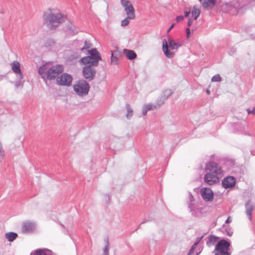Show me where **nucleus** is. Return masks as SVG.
Returning a JSON list of instances; mask_svg holds the SVG:
<instances>
[{
    "instance_id": "c85d7f7f",
    "label": "nucleus",
    "mask_w": 255,
    "mask_h": 255,
    "mask_svg": "<svg viewBox=\"0 0 255 255\" xmlns=\"http://www.w3.org/2000/svg\"><path fill=\"white\" fill-rule=\"evenodd\" d=\"M4 156V151L3 149L0 150V161L3 159Z\"/></svg>"
},
{
    "instance_id": "4c0bfd02",
    "label": "nucleus",
    "mask_w": 255,
    "mask_h": 255,
    "mask_svg": "<svg viewBox=\"0 0 255 255\" xmlns=\"http://www.w3.org/2000/svg\"><path fill=\"white\" fill-rule=\"evenodd\" d=\"M206 92H207V94H208V95H209V94H210V91H209V90H207V91H206Z\"/></svg>"
},
{
    "instance_id": "4468645a",
    "label": "nucleus",
    "mask_w": 255,
    "mask_h": 255,
    "mask_svg": "<svg viewBox=\"0 0 255 255\" xmlns=\"http://www.w3.org/2000/svg\"><path fill=\"white\" fill-rule=\"evenodd\" d=\"M35 229L34 224L30 222H25L22 226V232L23 233H31Z\"/></svg>"
},
{
    "instance_id": "9b49d317",
    "label": "nucleus",
    "mask_w": 255,
    "mask_h": 255,
    "mask_svg": "<svg viewBox=\"0 0 255 255\" xmlns=\"http://www.w3.org/2000/svg\"><path fill=\"white\" fill-rule=\"evenodd\" d=\"M221 177L209 172L204 176V179L205 182L208 184L213 185L214 184L218 182L219 181V178Z\"/></svg>"
},
{
    "instance_id": "f704fd0d",
    "label": "nucleus",
    "mask_w": 255,
    "mask_h": 255,
    "mask_svg": "<svg viewBox=\"0 0 255 255\" xmlns=\"http://www.w3.org/2000/svg\"><path fill=\"white\" fill-rule=\"evenodd\" d=\"M192 24V21L191 19H189L188 21V26H190Z\"/></svg>"
},
{
    "instance_id": "5701e85b",
    "label": "nucleus",
    "mask_w": 255,
    "mask_h": 255,
    "mask_svg": "<svg viewBox=\"0 0 255 255\" xmlns=\"http://www.w3.org/2000/svg\"><path fill=\"white\" fill-rule=\"evenodd\" d=\"M117 52H112L111 54V64L112 65H117L119 64V60L117 56H115V53Z\"/></svg>"
},
{
    "instance_id": "a211bd4d",
    "label": "nucleus",
    "mask_w": 255,
    "mask_h": 255,
    "mask_svg": "<svg viewBox=\"0 0 255 255\" xmlns=\"http://www.w3.org/2000/svg\"><path fill=\"white\" fill-rule=\"evenodd\" d=\"M163 102H162L160 104H158L157 106H153L151 104H147L144 105L142 108V114L143 116L146 115L147 112L148 111L152 110L158 107L160 104H162Z\"/></svg>"
},
{
    "instance_id": "c756f323",
    "label": "nucleus",
    "mask_w": 255,
    "mask_h": 255,
    "mask_svg": "<svg viewBox=\"0 0 255 255\" xmlns=\"http://www.w3.org/2000/svg\"><path fill=\"white\" fill-rule=\"evenodd\" d=\"M247 112L248 114L255 115V107L252 110L248 109Z\"/></svg>"
},
{
    "instance_id": "0eeeda50",
    "label": "nucleus",
    "mask_w": 255,
    "mask_h": 255,
    "mask_svg": "<svg viewBox=\"0 0 255 255\" xmlns=\"http://www.w3.org/2000/svg\"><path fill=\"white\" fill-rule=\"evenodd\" d=\"M85 65L82 70L83 77L88 80H93L96 74V70L92 67L93 65L91 64Z\"/></svg>"
},
{
    "instance_id": "ddd939ff",
    "label": "nucleus",
    "mask_w": 255,
    "mask_h": 255,
    "mask_svg": "<svg viewBox=\"0 0 255 255\" xmlns=\"http://www.w3.org/2000/svg\"><path fill=\"white\" fill-rule=\"evenodd\" d=\"M236 180L233 176H228L223 179L222 184L224 188H229L234 186L236 184Z\"/></svg>"
},
{
    "instance_id": "39448f33",
    "label": "nucleus",
    "mask_w": 255,
    "mask_h": 255,
    "mask_svg": "<svg viewBox=\"0 0 255 255\" xmlns=\"http://www.w3.org/2000/svg\"><path fill=\"white\" fill-rule=\"evenodd\" d=\"M75 93L79 96H84L88 93L90 86L84 80H80L73 86Z\"/></svg>"
},
{
    "instance_id": "dca6fc26",
    "label": "nucleus",
    "mask_w": 255,
    "mask_h": 255,
    "mask_svg": "<svg viewBox=\"0 0 255 255\" xmlns=\"http://www.w3.org/2000/svg\"><path fill=\"white\" fill-rule=\"evenodd\" d=\"M246 214L249 216L250 221L252 219V211L254 209V206L252 204L250 201H248L246 203Z\"/></svg>"
},
{
    "instance_id": "1a4fd4ad",
    "label": "nucleus",
    "mask_w": 255,
    "mask_h": 255,
    "mask_svg": "<svg viewBox=\"0 0 255 255\" xmlns=\"http://www.w3.org/2000/svg\"><path fill=\"white\" fill-rule=\"evenodd\" d=\"M121 3L124 7L128 17L131 19H134L135 17L134 9L130 1L128 0H121Z\"/></svg>"
},
{
    "instance_id": "412c9836",
    "label": "nucleus",
    "mask_w": 255,
    "mask_h": 255,
    "mask_svg": "<svg viewBox=\"0 0 255 255\" xmlns=\"http://www.w3.org/2000/svg\"><path fill=\"white\" fill-rule=\"evenodd\" d=\"M200 13V9L197 7V6L195 5L193 6V9L192 10V15L194 17V19L196 20L197 17L199 16Z\"/></svg>"
},
{
    "instance_id": "f3484780",
    "label": "nucleus",
    "mask_w": 255,
    "mask_h": 255,
    "mask_svg": "<svg viewBox=\"0 0 255 255\" xmlns=\"http://www.w3.org/2000/svg\"><path fill=\"white\" fill-rule=\"evenodd\" d=\"M123 53L129 60H133L136 57V54L133 50L124 49Z\"/></svg>"
},
{
    "instance_id": "f257e3e1",
    "label": "nucleus",
    "mask_w": 255,
    "mask_h": 255,
    "mask_svg": "<svg viewBox=\"0 0 255 255\" xmlns=\"http://www.w3.org/2000/svg\"><path fill=\"white\" fill-rule=\"evenodd\" d=\"M65 17L61 13L54 12L51 9H49L44 13V20L47 26L53 29L55 28L59 24L63 22Z\"/></svg>"
},
{
    "instance_id": "a878e982",
    "label": "nucleus",
    "mask_w": 255,
    "mask_h": 255,
    "mask_svg": "<svg viewBox=\"0 0 255 255\" xmlns=\"http://www.w3.org/2000/svg\"><path fill=\"white\" fill-rule=\"evenodd\" d=\"M221 77H220V75L217 74L215 76H214L212 78V82H220L221 81Z\"/></svg>"
},
{
    "instance_id": "9d476101",
    "label": "nucleus",
    "mask_w": 255,
    "mask_h": 255,
    "mask_svg": "<svg viewBox=\"0 0 255 255\" xmlns=\"http://www.w3.org/2000/svg\"><path fill=\"white\" fill-rule=\"evenodd\" d=\"M72 81L71 76L66 73L58 77L56 80L57 83L58 85L63 86H70L71 84Z\"/></svg>"
},
{
    "instance_id": "ea45409f",
    "label": "nucleus",
    "mask_w": 255,
    "mask_h": 255,
    "mask_svg": "<svg viewBox=\"0 0 255 255\" xmlns=\"http://www.w3.org/2000/svg\"><path fill=\"white\" fill-rule=\"evenodd\" d=\"M105 254H107V255H108V251L107 249H106V251H105Z\"/></svg>"
},
{
    "instance_id": "f03ea898",
    "label": "nucleus",
    "mask_w": 255,
    "mask_h": 255,
    "mask_svg": "<svg viewBox=\"0 0 255 255\" xmlns=\"http://www.w3.org/2000/svg\"><path fill=\"white\" fill-rule=\"evenodd\" d=\"M181 46V44L175 42L172 38H169L168 41L164 39L162 42V50L164 54L167 58H170L174 56V53L169 50V48L171 50L177 49Z\"/></svg>"
},
{
    "instance_id": "bb28decb",
    "label": "nucleus",
    "mask_w": 255,
    "mask_h": 255,
    "mask_svg": "<svg viewBox=\"0 0 255 255\" xmlns=\"http://www.w3.org/2000/svg\"><path fill=\"white\" fill-rule=\"evenodd\" d=\"M130 18L128 17V16H127V17L125 19H124V20H123L121 22V25L122 26H127L128 25V24L129 23V19Z\"/></svg>"
},
{
    "instance_id": "20e7f679",
    "label": "nucleus",
    "mask_w": 255,
    "mask_h": 255,
    "mask_svg": "<svg viewBox=\"0 0 255 255\" xmlns=\"http://www.w3.org/2000/svg\"><path fill=\"white\" fill-rule=\"evenodd\" d=\"M230 244L225 240H221L217 244L215 247L216 251L215 255H230Z\"/></svg>"
},
{
    "instance_id": "f8f14e48",
    "label": "nucleus",
    "mask_w": 255,
    "mask_h": 255,
    "mask_svg": "<svg viewBox=\"0 0 255 255\" xmlns=\"http://www.w3.org/2000/svg\"><path fill=\"white\" fill-rule=\"evenodd\" d=\"M201 195L206 201H211L213 199V193L210 188H206L203 189L201 190Z\"/></svg>"
},
{
    "instance_id": "7ed1b4c3",
    "label": "nucleus",
    "mask_w": 255,
    "mask_h": 255,
    "mask_svg": "<svg viewBox=\"0 0 255 255\" xmlns=\"http://www.w3.org/2000/svg\"><path fill=\"white\" fill-rule=\"evenodd\" d=\"M88 52L90 56L82 58L80 62L84 65L91 64L95 66H97L99 61L102 60L99 52L96 48L89 50Z\"/></svg>"
},
{
    "instance_id": "393cba45",
    "label": "nucleus",
    "mask_w": 255,
    "mask_h": 255,
    "mask_svg": "<svg viewBox=\"0 0 255 255\" xmlns=\"http://www.w3.org/2000/svg\"><path fill=\"white\" fill-rule=\"evenodd\" d=\"M202 237H201L199 239H198V241L197 242H196V243H195L194 244V245L192 246V248H191V249L190 250L189 253H188V255H191L192 254H193V251L195 249V248L196 247L197 245H198V244L199 243V242L200 241V240H201Z\"/></svg>"
},
{
    "instance_id": "72a5a7b5",
    "label": "nucleus",
    "mask_w": 255,
    "mask_h": 255,
    "mask_svg": "<svg viewBox=\"0 0 255 255\" xmlns=\"http://www.w3.org/2000/svg\"><path fill=\"white\" fill-rule=\"evenodd\" d=\"M45 69L44 67H40L39 69V73L40 74H42V72H43V70Z\"/></svg>"
},
{
    "instance_id": "e433bc0d",
    "label": "nucleus",
    "mask_w": 255,
    "mask_h": 255,
    "mask_svg": "<svg viewBox=\"0 0 255 255\" xmlns=\"http://www.w3.org/2000/svg\"><path fill=\"white\" fill-rule=\"evenodd\" d=\"M189 13H190V11H185V17H188L189 15Z\"/></svg>"
},
{
    "instance_id": "b1692460",
    "label": "nucleus",
    "mask_w": 255,
    "mask_h": 255,
    "mask_svg": "<svg viewBox=\"0 0 255 255\" xmlns=\"http://www.w3.org/2000/svg\"><path fill=\"white\" fill-rule=\"evenodd\" d=\"M126 109L127 111V114L126 116H127V118H129L132 116L133 111H132V110L131 109V108L130 107V106L128 105L126 106Z\"/></svg>"
},
{
    "instance_id": "c9c22d12",
    "label": "nucleus",
    "mask_w": 255,
    "mask_h": 255,
    "mask_svg": "<svg viewBox=\"0 0 255 255\" xmlns=\"http://www.w3.org/2000/svg\"><path fill=\"white\" fill-rule=\"evenodd\" d=\"M174 24L173 23V24H172L171 25V26L169 28V29H168V30H167V32H169L171 30V29L172 28H173V27H174Z\"/></svg>"
},
{
    "instance_id": "58836bf2",
    "label": "nucleus",
    "mask_w": 255,
    "mask_h": 255,
    "mask_svg": "<svg viewBox=\"0 0 255 255\" xmlns=\"http://www.w3.org/2000/svg\"><path fill=\"white\" fill-rule=\"evenodd\" d=\"M227 234L229 236H231L232 234H230L228 232H227Z\"/></svg>"
},
{
    "instance_id": "6ab92c4d",
    "label": "nucleus",
    "mask_w": 255,
    "mask_h": 255,
    "mask_svg": "<svg viewBox=\"0 0 255 255\" xmlns=\"http://www.w3.org/2000/svg\"><path fill=\"white\" fill-rule=\"evenodd\" d=\"M216 0H206L202 3L203 6L205 8H211L214 6Z\"/></svg>"
},
{
    "instance_id": "6e6552de",
    "label": "nucleus",
    "mask_w": 255,
    "mask_h": 255,
    "mask_svg": "<svg viewBox=\"0 0 255 255\" xmlns=\"http://www.w3.org/2000/svg\"><path fill=\"white\" fill-rule=\"evenodd\" d=\"M63 71V67L57 65L50 68L47 72V77L49 79H54L59 74Z\"/></svg>"
},
{
    "instance_id": "2f4dec72",
    "label": "nucleus",
    "mask_w": 255,
    "mask_h": 255,
    "mask_svg": "<svg viewBox=\"0 0 255 255\" xmlns=\"http://www.w3.org/2000/svg\"><path fill=\"white\" fill-rule=\"evenodd\" d=\"M186 33H187V38H189L190 37V30L189 28H187L186 29Z\"/></svg>"
},
{
    "instance_id": "473e14b6",
    "label": "nucleus",
    "mask_w": 255,
    "mask_h": 255,
    "mask_svg": "<svg viewBox=\"0 0 255 255\" xmlns=\"http://www.w3.org/2000/svg\"><path fill=\"white\" fill-rule=\"evenodd\" d=\"M232 222V220L231 219V217H229L226 220V222L225 223L226 224H228V223H230Z\"/></svg>"
},
{
    "instance_id": "423d86ee",
    "label": "nucleus",
    "mask_w": 255,
    "mask_h": 255,
    "mask_svg": "<svg viewBox=\"0 0 255 255\" xmlns=\"http://www.w3.org/2000/svg\"><path fill=\"white\" fill-rule=\"evenodd\" d=\"M206 170L209 172L220 177L223 176V170L221 167L216 162H210L206 164Z\"/></svg>"
},
{
    "instance_id": "7c9ffc66",
    "label": "nucleus",
    "mask_w": 255,
    "mask_h": 255,
    "mask_svg": "<svg viewBox=\"0 0 255 255\" xmlns=\"http://www.w3.org/2000/svg\"><path fill=\"white\" fill-rule=\"evenodd\" d=\"M184 19V17L183 16H178L176 17V21L177 22H179L180 21L183 20Z\"/></svg>"
},
{
    "instance_id": "4be33fe9",
    "label": "nucleus",
    "mask_w": 255,
    "mask_h": 255,
    "mask_svg": "<svg viewBox=\"0 0 255 255\" xmlns=\"http://www.w3.org/2000/svg\"><path fill=\"white\" fill-rule=\"evenodd\" d=\"M55 43H56V40L54 38H50L47 39L45 41V42L44 43V45L46 47H50V46H52L55 45Z\"/></svg>"
},
{
    "instance_id": "2eb2a0df",
    "label": "nucleus",
    "mask_w": 255,
    "mask_h": 255,
    "mask_svg": "<svg viewBox=\"0 0 255 255\" xmlns=\"http://www.w3.org/2000/svg\"><path fill=\"white\" fill-rule=\"evenodd\" d=\"M12 70L16 74H17L20 79L23 78V75L20 68V64L17 61H14L11 63Z\"/></svg>"
},
{
    "instance_id": "cd10ccee",
    "label": "nucleus",
    "mask_w": 255,
    "mask_h": 255,
    "mask_svg": "<svg viewBox=\"0 0 255 255\" xmlns=\"http://www.w3.org/2000/svg\"><path fill=\"white\" fill-rule=\"evenodd\" d=\"M218 239H219V238L216 236H210L209 237V239L210 242H212V243H215V242H217Z\"/></svg>"
},
{
    "instance_id": "aec40b11",
    "label": "nucleus",
    "mask_w": 255,
    "mask_h": 255,
    "mask_svg": "<svg viewBox=\"0 0 255 255\" xmlns=\"http://www.w3.org/2000/svg\"><path fill=\"white\" fill-rule=\"evenodd\" d=\"M17 237V234L13 232H8L5 235V238L9 242H13Z\"/></svg>"
}]
</instances>
